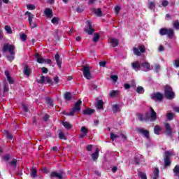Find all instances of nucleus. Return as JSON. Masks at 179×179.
Returning <instances> with one entry per match:
<instances>
[{
	"instance_id": "aec40b11",
	"label": "nucleus",
	"mask_w": 179,
	"mask_h": 179,
	"mask_svg": "<svg viewBox=\"0 0 179 179\" xmlns=\"http://www.w3.org/2000/svg\"><path fill=\"white\" fill-rule=\"evenodd\" d=\"M55 58L56 59L57 66L59 68V69H61V65L62 63L61 62V60L59 59V55L58 53H57L55 56Z\"/></svg>"
},
{
	"instance_id": "09e8293b",
	"label": "nucleus",
	"mask_w": 179,
	"mask_h": 179,
	"mask_svg": "<svg viewBox=\"0 0 179 179\" xmlns=\"http://www.w3.org/2000/svg\"><path fill=\"white\" fill-rule=\"evenodd\" d=\"M20 38L22 41H26V40H27V36H26L24 34H22L20 35Z\"/></svg>"
},
{
	"instance_id": "9b49d317",
	"label": "nucleus",
	"mask_w": 179,
	"mask_h": 179,
	"mask_svg": "<svg viewBox=\"0 0 179 179\" xmlns=\"http://www.w3.org/2000/svg\"><path fill=\"white\" fill-rule=\"evenodd\" d=\"M151 98L153 99V100H158L160 101L163 100V94L157 92V93L153 94L151 96Z\"/></svg>"
},
{
	"instance_id": "37998d69",
	"label": "nucleus",
	"mask_w": 179,
	"mask_h": 179,
	"mask_svg": "<svg viewBox=\"0 0 179 179\" xmlns=\"http://www.w3.org/2000/svg\"><path fill=\"white\" fill-rule=\"evenodd\" d=\"M29 26L31 29H34L37 27V24L36 22H33V21H30L29 22Z\"/></svg>"
},
{
	"instance_id": "4be33fe9",
	"label": "nucleus",
	"mask_w": 179,
	"mask_h": 179,
	"mask_svg": "<svg viewBox=\"0 0 179 179\" xmlns=\"http://www.w3.org/2000/svg\"><path fill=\"white\" fill-rule=\"evenodd\" d=\"M159 171L158 168H155L153 171L154 175L152 176V179H157L159 177Z\"/></svg>"
},
{
	"instance_id": "bb28decb",
	"label": "nucleus",
	"mask_w": 179,
	"mask_h": 179,
	"mask_svg": "<svg viewBox=\"0 0 179 179\" xmlns=\"http://www.w3.org/2000/svg\"><path fill=\"white\" fill-rule=\"evenodd\" d=\"M165 128L166 129V134L168 135H171V127H170V124H169V123L165 124Z\"/></svg>"
},
{
	"instance_id": "f03ea898",
	"label": "nucleus",
	"mask_w": 179,
	"mask_h": 179,
	"mask_svg": "<svg viewBox=\"0 0 179 179\" xmlns=\"http://www.w3.org/2000/svg\"><path fill=\"white\" fill-rule=\"evenodd\" d=\"M157 117V114L156 112H155V110H153V108H150V114H146L145 117L143 118L142 115H139V120L141 121H145V120H150V121H155L156 120V118Z\"/></svg>"
},
{
	"instance_id": "2eb2a0df",
	"label": "nucleus",
	"mask_w": 179,
	"mask_h": 179,
	"mask_svg": "<svg viewBox=\"0 0 179 179\" xmlns=\"http://www.w3.org/2000/svg\"><path fill=\"white\" fill-rule=\"evenodd\" d=\"M44 14L45 15L46 17L50 19V17H52V10L50 8H46L44 10Z\"/></svg>"
},
{
	"instance_id": "a18cd8bd",
	"label": "nucleus",
	"mask_w": 179,
	"mask_h": 179,
	"mask_svg": "<svg viewBox=\"0 0 179 179\" xmlns=\"http://www.w3.org/2000/svg\"><path fill=\"white\" fill-rule=\"evenodd\" d=\"M27 9H29V10H34V9H36V6L32 4H28L27 6Z\"/></svg>"
},
{
	"instance_id": "a878e982",
	"label": "nucleus",
	"mask_w": 179,
	"mask_h": 179,
	"mask_svg": "<svg viewBox=\"0 0 179 179\" xmlns=\"http://www.w3.org/2000/svg\"><path fill=\"white\" fill-rule=\"evenodd\" d=\"M84 114L90 115V114H93L94 113V110L91 108H87L83 111Z\"/></svg>"
},
{
	"instance_id": "1a4fd4ad",
	"label": "nucleus",
	"mask_w": 179,
	"mask_h": 179,
	"mask_svg": "<svg viewBox=\"0 0 179 179\" xmlns=\"http://www.w3.org/2000/svg\"><path fill=\"white\" fill-rule=\"evenodd\" d=\"M87 27L85 28V33H87V34L92 35L94 32V29L93 27H92V22L87 21Z\"/></svg>"
},
{
	"instance_id": "393cba45",
	"label": "nucleus",
	"mask_w": 179,
	"mask_h": 179,
	"mask_svg": "<svg viewBox=\"0 0 179 179\" xmlns=\"http://www.w3.org/2000/svg\"><path fill=\"white\" fill-rule=\"evenodd\" d=\"M62 125L66 128V129H71V128H72V124L69 122H63Z\"/></svg>"
},
{
	"instance_id": "8fccbe9b",
	"label": "nucleus",
	"mask_w": 179,
	"mask_h": 179,
	"mask_svg": "<svg viewBox=\"0 0 179 179\" xmlns=\"http://www.w3.org/2000/svg\"><path fill=\"white\" fill-rule=\"evenodd\" d=\"M59 139H66V138L65 137V134H64L63 132H59Z\"/></svg>"
},
{
	"instance_id": "ea45409f",
	"label": "nucleus",
	"mask_w": 179,
	"mask_h": 179,
	"mask_svg": "<svg viewBox=\"0 0 179 179\" xmlns=\"http://www.w3.org/2000/svg\"><path fill=\"white\" fill-rule=\"evenodd\" d=\"M5 30L8 34H12V28H10V27L8 25L5 26Z\"/></svg>"
},
{
	"instance_id": "58836bf2",
	"label": "nucleus",
	"mask_w": 179,
	"mask_h": 179,
	"mask_svg": "<svg viewBox=\"0 0 179 179\" xmlns=\"http://www.w3.org/2000/svg\"><path fill=\"white\" fill-rule=\"evenodd\" d=\"M64 98L66 100H71V99H72V94H71L69 92H66L64 94Z\"/></svg>"
},
{
	"instance_id": "69168bd1",
	"label": "nucleus",
	"mask_w": 179,
	"mask_h": 179,
	"mask_svg": "<svg viewBox=\"0 0 179 179\" xmlns=\"http://www.w3.org/2000/svg\"><path fill=\"white\" fill-rule=\"evenodd\" d=\"M75 112H76V110H74V109L73 108L72 110L69 113L67 114V115L73 116V115H75Z\"/></svg>"
},
{
	"instance_id": "49530a36",
	"label": "nucleus",
	"mask_w": 179,
	"mask_h": 179,
	"mask_svg": "<svg viewBox=\"0 0 179 179\" xmlns=\"http://www.w3.org/2000/svg\"><path fill=\"white\" fill-rule=\"evenodd\" d=\"M117 94H118V91H112L110 92V97H115V96H117Z\"/></svg>"
},
{
	"instance_id": "774afa93",
	"label": "nucleus",
	"mask_w": 179,
	"mask_h": 179,
	"mask_svg": "<svg viewBox=\"0 0 179 179\" xmlns=\"http://www.w3.org/2000/svg\"><path fill=\"white\" fill-rule=\"evenodd\" d=\"M173 110H174V111H176V113H179V107H178V106L173 107Z\"/></svg>"
},
{
	"instance_id": "13d9d810",
	"label": "nucleus",
	"mask_w": 179,
	"mask_h": 179,
	"mask_svg": "<svg viewBox=\"0 0 179 179\" xmlns=\"http://www.w3.org/2000/svg\"><path fill=\"white\" fill-rule=\"evenodd\" d=\"M41 71H42L43 73H48V68L43 67L41 69Z\"/></svg>"
},
{
	"instance_id": "0eeeda50",
	"label": "nucleus",
	"mask_w": 179,
	"mask_h": 179,
	"mask_svg": "<svg viewBox=\"0 0 179 179\" xmlns=\"http://www.w3.org/2000/svg\"><path fill=\"white\" fill-rule=\"evenodd\" d=\"M173 155V151H166L165 152V158H164V163H165V167H167V166H170L171 164V162H170V157Z\"/></svg>"
},
{
	"instance_id": "423d86ee",
	"label": "nucleus",
	"mask_w": 179,
	"mask_h": 179,
	"mask_svg": "<svg viewBox=\"0 0 179 179\" xmlns=\"http://www.w3.org/2000/svg\"><path fill=\"white\" fill-rule=\"evenodd\" d=\"M83 73L85 79L90 80L92 78V73L90 72V67L85 66L83 68Z\"/></svg>"
},
{
	"instance_id": "6e6552de",
	"label": "nucleus",
	"mask_w": 179,
	"mask_h": 179,
	"mask_svg": "<svg viewBox=\"0 0 179 179\" xmlns=\"http://www.w3.org/2000/svg\"><path fill=\"white\" fill-rule=\"evenodd\" d=\"M39 83H48V85H52V80L50 77H45L42 76L38 81Z\"/></svg>"
},
{
	"instance_id": "f8f14e48",
	"label": "nucleus",
	"mask_w": 179,
	"mask_h": 179,
	"mask_svg": "<svg viewBox=\"0 0 179 179\" xmlns=\"http://www.w3.org/2000/svg\"><path fill=\"white\" fill-rule=\"evenodd\" d=\"M80 104H82V100L79 99L76 103H74L73 109L77 113H79L80 111Z\"/></svg>"
},
{
	"instance_id": "7c9ffc66",
	"label": "nucleus",
	"mask_w": 179,
	"mask_h": 179,
	"mask_svg": "<svg viewBox=\"0 0 179 179\" xmlns=\"http://www.w3.org/2000/svg\"><path fill=\"white\" fill-rule=\"evenodd\" d=\"M59 20H60L59 17H54L52 19L51 22H52V23L53 24H58V23H59Z\"/></svg>"
},
{
	"instance_id": "bf43d9fd",
	"label": "nucleus",
	"mask_w": 179,
	"mask_h": 179,
	"mask_svg": "<svg viewBox=\"0 0 179 179\" xmlns=\"http://www.w3.org/2000/svg\"><path fill=\"white\" fill-rule=\"evenodd\" d=\"M53 80L56 83H59V78L57 76L54 77Z\"/></svg>"
},
{
	"instance_id": "6e6d98bb",
	"label": "nucleus",
	"mask_w": 179,
	"mask_h": 179,
	"mask_svg": "<svg viewBox=\"0 0 179 179\" xmlns=\"http://www.w3.org/2000/svg\"><path fill=\"white\" fill-rule=\"evenodd\" d=\"M6 137L8 138V139H12V138H13L12 136V134H10V133H9V131H6Z\"/></svg>"
},
{
	"instance_id": "c756f323",
	"label": "nucleus",
	"mask_w": 179,
	"mask_h": 179,
	"mask_svg": "<svg viewBox=\"0 0 179 179\" xmlns=\"http://www.w3.org/2000/svg\"><path fill=\"white\" fill-rule=\"evenodd\" d=\"M99 40H100V35L97 33L94 34V38H92V41H94V43H97V41H99Z\"/></svg>"
},
{
	"instance_id": "338daca9",
	"label": "nucleus",
	"mask_w": 179,
	"mask_h": 179,
	"mask_svg": "<svg viewBox=\"0 0 179 179\" xmlns=\"http://www.w3.org/2000/svg\"><path fill=\"white\" fill-rule=\"evenodd\" d=\"M52 61L50 59H45V64H52Z\"/></svg>"
},
{
	"instance_id": "473e14b6",
	"label": "nucleus",
	"mask_w": 179,
	"mask_h": 179,
	"mask_svg": "<svg viewBox=\"0 0 179 179\" xmlns=\"http://www.w3.org/2000/svg\"><path fill=\"white\" fill-rule=\"evenodd\" d=\"M136 92L138 94H143L145 93V89L143 87H138L136 89Z\"/></svg>"
},
{
	"instance_id": "e2e57ef3",
	"label": "nucleus",
	"mask_w": 179,
	"mask_h": 179,
	"mask_svg": "<svg viewBox=\"0 0 179 179\" xmlns=\"http://www.w3.org/2000/svg\"><path fill=\"white\" fill-rule=\"evenodd\" d=\"M107 64V62H100L99 65L100 66H103V68L106 66V64Z\"/></svg>"
},
{
	"instance_id": "7ed1b4c3",
	"label": "nucleus",
	"mask_w": 179,
	"mask_h": 179,
	"mask_svg": "<svg viewBox=\"0 0 179 179\" xmlns=\"http://www.w3.org/2000/svg\"><path fill=\"white\" fill-rule=\"evenodd\" d=\"M159 34L161 36H168L169 38H173L174 36V30L173 29H167V28H162L159 31Z\"/></svg>"
},
{
	"instance_id": "864d4df0",
	"label": "nucleus",
	"mask_w": 179,
	"mask_h": 179,
	"mask_svg": "<svg viewBox=\"0 0 179 179\" xmlns=\"http://www.w3.org/2000/svg\"><path fill=\"white\" fill-rule=\"evenodd\" d=\"M155 71H156V72H159V71H160V65L159 64H155V67H154Z\"/></svg>"
},
{
	"instance_id": "cd10ccee",
	"label": "nucleus",
	"mask_w": 179,
	"mask_h": 179,
	"mask_svg": "<svg viewBox=\"0 0 179 179\" xmlns=\"http://www.w3.org/2000/svg\"><path fill=\"white\" fill-rule=\"evenodd\" d=\"M103 104H104V103L103 102V101L99 100V101H97L96 108H97L99 110H101V108H103Z\"/></svg>"
},
{
	"instance_id": "c85d7f7f",
	"label": "nucleus",
	"mask_w": 179,
	"mask_h": 179,
	"mask_svg": "<svg viewBox=\"0 0 179 179\" xmlns=\"http://www.w3.org/2000/svg\"><path fill=\"white\" fill-rule=\"evenodd\" d=\"M112 110L113 113H118L120 111V106L115 104L112 106Z\"/></svg>"
},
{
	"instance_id": "c03bdc74",
	"label": "nucleus",
	"mask_w": 179,
	"mask_h": 179,
	"mask_svg": "<svg viewBox=\"0 0 179 179\" xmlns=\"http://www.w3.org/2000/svg\"><path fill=\"white\" fill-rule=\"evenodd\" d=\"M48 104L49 107H53L54 106V101L52 99H48Z\"/></svg>"
},
{
	"instance_id": "6ab92c4d",
	"label": "nucleus",
	"mask_w": 179,
	"mask_h": 179,
	"mask_svg": "<svg viewBox=\"0 0 179 179\" xmlns=\"http://www.w3.org/2000/svg\"><path fill=\"white\" fill-rule=\"evenodd\" d=\"M25 15L28 17L29 22H33V20L34 19V15H33L31 13L27 11L25 13Z\"/></svg>"
},
{
	"instance_id": "412c9836",
	"label": "nucleus",
	"mask_w": 179,
	"mask_h": 179,
	"mask_svg": "<svg viewBox=\"0 0 179 179\" xmlns=\"http://www.w3.org/2000/svg\"><path fill=\"white\" fill-rule=\"evenodd\" d=\"M51 177L52 178L56 177L57 178L61 179L62 178V172H60V173L53 172L51 174Z\"/></svg>"
},
{
	"instance_id": "9d476101",
	"label": "nucleus",
	"mask_w": 179,
	"mask_h": 179,
	"mask_svg": "<svg viewBox=\"0 0 179 179\" xmlns=\"http://www.w3.org/2000/svg\"><path fill=\"white\" fill-rule=\"evenodd\" d=\"M137 131L138 134L143 135L147 139H149V131L145 129L144 128H140L137 129Z\"/></svg>"
},
{
	"instance_id": "603ef678",
	"label": "nucleus",
	"mask_w": 179,
	"mask_h": 179,
	"mask_svg": "<svg viewBox=\"0 0 179 179\" xmlns=\"http://www.w3.org/2000/svg\"><path fill=\"white\" fill-rule=\"evenodd\" d=\"M120 10H121V7L117 6L115 7V12L118 15L120 13Z\"/></svg>"
},
{
	"instance_id": "20e7f679",
	"label": "nucleus",
	"mask_w": 179,
	"mask_h": 179,
	"mask_svg": "<svg viewBox=\"0 0 179 179\" xmlns=\"http://www.w3.org/2000/svg\"><path fill=\"white\" fill-rule=\"evenodd\" d=\"M3 52H9L10 55H15V45L9 43H6L2 48Z\"/></svg>"
},
{
	"instance_id": "680f3d73",
	"label": "nucleus",
	"mask_w": 179,
	"mask_h": 179,
	"mask_svg": "<svg viewBox=\"0 0 179 179\" xmlns=\"http://www.w3.org/2000/svg\"><path fill=\"white\" fill-rule=\"evenodd\" d=\"M155 3H153V2L150 3L149 8L150 9H155Z\"/></svg>"
},
{
	"instance_id": "f704fd0d",
	"label": "nucleus",
	"mask_w": 179,
	"mask_h": 179,
	"mask_svg": "<svg viewBox=\"0 0 179 179\" xmlns=\"http://www.w3.org/2000/svg\"><path fill=\"white\" fill-rule=\"evenodd\" d=\"M166 117H167V119L170 121V120H173V118L174 117V114L171 112H168L166 114Z\"/></svg>"
},
{
	"instance_id": "5701e85b",
	"label": "nucleus",
	"mask_w": 179,
	"mask_h": 179,
	"mask_svg": "<svg viewBox=\"0 0 179 179\" xmlns=\"http://www.w3.org/2000/svg\"><path fill=\"white\" fill-rule=\"evenodd\" d=\"M24 75L29 77L30 76V69L29 68V66H25L24 68Z\"/></svg>"
},
{
	"instance_id": "2f4dec72",
	"label": "nucleus",
	"mask_w": 179,
	"mask_h": 179,
	"mask_svg": "<svg viewBox=\"0 0 179 179\" xmlns=\"http://www.w3.org/2000/svg\"><path fill=\"white\" fill-rule=\"evenodd\" d=\"M31 176L33 178H36V177H37V170H36V169H31Z\"/></svg>"
},
{
	"instance_id": "0e129e2a",
	"label": "nucleus",
	"mask_w": 179,
	"mask_h": 179,
	"mask_svg": "<svg viewBox=\"0 0 179 179\" xmlns=\"http://www.w3.org/2000/svg\"><path fill=\"white\" fill-rule=\"evenodd\" d=\"M17 163V160H16V159H13V161L10 162V164H11V166H16V164Z\"/></svg>"
},
{
	"instance_id": "4468645a",
	"label": "nucleus",
	"mask_w": 179,
	"mask_h": 179,
	"mask_svg": "<svg viewBox=\"0 0 179 179\" xmlns=\"http://www.w3.org/2000/svg\"><path fill=\"white\" fill-rule=\"evenodd\" d=\"M131 66L134 71H139L141 69V64L138 61L131 63Z\"/></svg>"
},
{
	"instance_id": "79ce46f5",
	"label": "nucleus",
	"mask_w": 179,
	"mask_h": 179,
	"mask_svg": "<svg viewBox=\"0 0 179 179\" xmlns=\"http://www.w3.org/2000/svg\"><path fill=\"white\" fill-rule=\"evenodd\" d=\"M173 27L176 29L177 30H179V22L178 20L173 22Z\"/></svg>"
},
{
	"instance_id": "de8ad7c7",
	"label": "nucleus",
	"mask_w": 179,
	"mask_h": 179,
	"mask_svg": "<svg viewBox=\"0 0 179 179\" xmlns=\"http://www.w3.org/2000/svg\"><path fill=\"white\" fill-rule=\"evenodd\" d=\"M8 61H10V62H12L13 59H15V55H11L10 56H7Z\"/></svg>"
},
{
	"instance_id": "e433bc0d",
	"label": "nucleus",
	"mask_w": 179,
	"mask_h": 179,
	"mask_svg": "<svg viewBox=\"0 0 179 179\" xmlns=\"http://www.w3.org/2000/svg\"><path fill=\"white\" fill-rule=\"evenodd\" d=\"M173 173L175 176H178L179 174V165H176L173 169Z\"/></svg>"
},
{
	"instance_id": "a211bd4d",
	"label": "nucleus",
	"mask_w": 179,
	"mask_h": 179,
	"mask_svg": "<svg viewBox=\"0 0 179 179\" xmlns=\"http://www.w3.org/2000/svg\"><path fill=\"white\" fill-rule=\"evenodd\" d=\"M5 75L6 76L8 83L12 85V83H13L14 81H13V78H12V77L10 76V73H9V71H5Z\"/></svg>"
},
{
	"instance_id": "39448f33",
	"label": "nucleus",
	"mask_w": 179,
	"mask_h": 179,
	"mask_svg": "<svg viewBox=\"0 0 179 179\" xmlns=\"http://www.w3.org/2000/svg\"><path fill=\"white\" fill-rule=\"evenodd\" d=\"M134 54L137 55V57H141V52L143 53L146 51V48L145 45H138V48H133Z\"/></svg>"
},
{
	"instance_id": "72a5a7b5",
	"label": "nucleus",
	"mask_w": 179,
	"mask_h": 179,
	"mask_svg": "<svg viewBox=\"0 0 179 179\" xmlns=\"http://www.w3.org/2000/svg\"><path fill=\"white\" fill-rule=\"evenodd\" d=\"M160 131H162V128L159 126H155L154 129V132L156 134V135H159Z\"/></svg>"
},
{
	"instance_id": "dca6fc26",
	"label": "nucleus",
	"mask_w": 179,
	"mask_h": 179,
	"mask_svg": "<svg viewBox=\"0 0 179 179\" xmlns=\"http://www.w3.org/2000/svg\"><path fill=\"white\" fill-rule=\"evenodd\" d=\"M109 41H110L111 45H112L113 47H117V46L118 45L119 43H120V42L118 41V39L115 38H110L109 39Z\"/></svg>"
},
{
	"instance_id": "a19ab883",
	"label": "nucleus",
	"mask_w": 179,
	"mask_h": 179,
	"mask_svg": "<svg viewBox=\"0 0 179 179\" xmlns=\"http://www.w3.org/2000/svg\"><path fill=\"white\" fill-rule=\"evenodd\" d=\"M138 176L141 179H148V178L146 177V174L143 172H139Z\"/></svg>"
},
{
	"instance_id": "052dcab7",
	"label": "nucleus",
	"mask_w": 179,
	"mask_h": 179,
	"mask_svg": "<svg viewBox=\"0 0 179 179\" xmlns=\"http://www.w3.org/2000/svg\"><path fill=\"white\" fill-rule=\"evenodd\" d=\"M167 5H169V1L167 0H164L162 1V6L166 7Z\"/></svg>"
},
{
	"instance_id": "4c0bfd02",
	"label": "nucleus",
	"mask_w": 179,
	"mask_h": 179,
	"mask_svg": "<svg viewBox=\"0 0 179 179\" xmlns=\"http://www.w3.org/2000/svg\"><path fill=\"white\" fill-rule=\"evenodd\" d=\"M94 13H95V15H96V16H101V10L100 9V8H96V9H95L94 10Z\"/></svg>"
},
{
	"instance_id": "ddd939ff",
	"label": "nucleus",
	"mask_w": 179,
	"mask_h": 179,
	"mask_svg": "<svg viewBox=\"0 0 179 179\" xmlns=\"http://www.w3.org/2000/svg\"><path fill=\"white\" fill-rule=\"evenodd\" d=\"M35 57H36V61H37V62H38V64H45V59H44V58L43 57V56L38 55V53H36V54L35 55Z\"/></svg>"
},
{
	"instance_id": "b1692460",
	"label": "nucleus",
	"mask_w": 179,
	"mask_h": 179,
	"mask_svg": "<svg viewBox=\"0 0 179 179\" xmlns=\"http://www.w3.org/2000/svg\"><path fill=\"white\" fill-rule=\"evenodd\" d=\"M99 152H100V150H99V148H96V152L92 155V157L93 160H97V159H99Z\"/></svg>"
},
{
	"instance_id": "3c124183",
	"label": "nucleus",
	"mask_w": 179,
	"mask_h": 179,
	"mask_svg": "<svg viewBox=\"0 0 179 179\" xmlns=\"http://www.w3.org/2000/svg\"><path fill=\"white\" fill-rule=\"evenodd\" d=\"M110 79H112L113 82H117V80H118V76H110Z\"/></svg>"
},
{
	"instance_id": "f257e3e1",
	"label": "nucleus",
	"mask_w": 179,
	"mask_h": 179,
	"mask_svg": "<svg viewBox=\"0 0 179 179\" xmlns=\"http://www.w3.org/2000/svg\"><path fill=\"white\" fill-rule=\"evenodd\" d=\"M163 90L164 91L166 99L168 100H173V99H174L176 94H174V92H173V88H171V87L166 85L164 87Z\"/></svg>"
},
{
	"instance_id": "4d7b16f0",
	"label": "nucleus",
	"mask_w": 179,
	"mask_h": 179,
	"mask_svg": "<svg viewBox=\"0 0 179 179\" xmlns=\"http://www.w3.org/2000/svg\"><path fill=\"white\" fill-rule=\"evenodd\" d=\"M174 66H176V68H179V58L175 60Z\"/></svg>"
},
{
	"instance_id": "c9c22d12",
	"label": "nucleus",
	"mask_w": 179,
	"mask_h": 179,
	"mask_svg": "<svg viewBox=\"0 0 179 179\" xmlns=\"http://www.w3.org/2000/svg\"><path fill=\"white\" fill-rule=\"evenodd\" d=\"M81 132L82 134H83L84 135H87L89 130L87 129V128H86L85 127H81Z\"/></svg>"
},
{
	"instance_id": "f3484780",
	"label": "nucleus",
	"mask_w": 179,
	"mask_h": 179,
	"mask_svg": "<svg viewBox=\"0 0 179 179\" xmlns=\"http://www.w3.org/2000/svg\"><path fill=\"white\" fill-rule=\"evenodd\" d=\"M141 66L143 68V71L147 72V71H150V64L149 62H145L143 64H141Z\"/></svg>"
},
{
	"instance_id": "5fc2aeb1",
	"label": "nucleus",
	"mask_w": 179,
	"mask_h": 179,
	"mask_svg": "<svg viewBox=\"0 0 179 179\" xmlns=\"http://www.w3.org/2000/svg\"><path fill=\"white\" fill-rule=\"evenodd\" d=\"M116 138H118V136L113 133L110 134V139H112V141H114Z\"/></svg>"
}]
</instances>
